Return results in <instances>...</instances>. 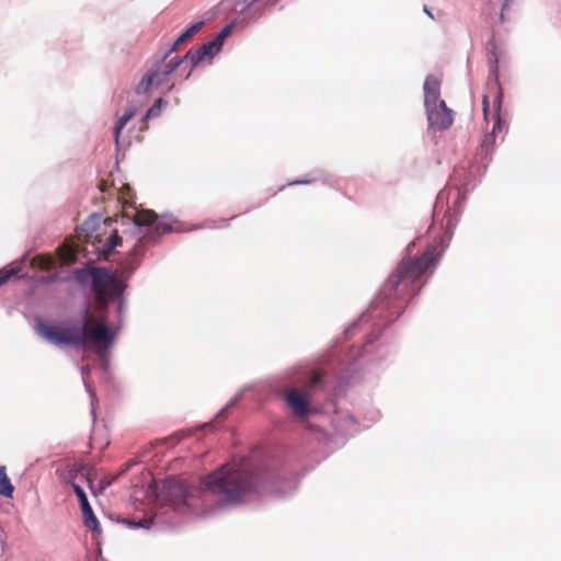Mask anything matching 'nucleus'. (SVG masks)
<instances>
[{"label": "nucleus", "mask_w": 561, "mask_h": 561, "mask_svg": "<svg viewBox=\"0 0 561 561\" xmlns=\"http://www.w3.org/2000/svg\"><path fill=\"white\" fill-rule=\"evenodd\" d=\"M75 275L81 284H84L88 277H91L95 300L102 307L106 306L111 299L118 298L123 293L122 283L103 267L77 270Z\"/></svg>", "instance_id": "0eeeda50"}, {"label": "nucleus", "mask_w": 561, "mask_h": 561, "mask_svg": "<svg viewBox=\"0 0 561 561\" xmlns=\"http://www.w3.org/2000/svg\"><path fill=\"white\" fill-rule=\"evenodd\" d=\"M152 524V520L151 519H145V520H140L138 523H134L135 526L137 527H144V528H149V526Z\"/></svg>", "instance_id": "393cba45"}, {"label": "nucleus", "mask_w": 561, "mask_h": 561, "mask_svg": "<svg viewBox=\"0 0 561 561\" xmlns=\"http://www.w3.org/2000/svg\"><path fill=\"white\" fill-rule=\"evenodd\" d=\"M71 486H72L76 495L79 499V503L81 506L83 522H84L85 527L92 531H99L100 530L99 529V527H100L99 520L96 519V517L93 514V511L89 504L88 497H87L83 489L75 482H71Z\"/></svg>", "instance_id": "1a4fd4ad"}, {"label": "nucleus", "mask_w": 561, "mask_h": 561, "mask_svg": "<svg viewBox=\"0 0 561 561\" xmlns=\"http://www.w3.org/2000/svg\"><path fill=\"white\" fill-rule=\"evenodd\" d=\"M81 472L82 476H85L88 482L91 483V480L89 478V468L85 466H73V468L70 470L71 478H77V474Z\"/></svg>", "instance_id": "4be33fe9"}, {"label": "nucleus", "mask_w": 561, "mask_h": 561, "mask_svg": "<svg viewBox=\"0 0 561 561\" xmlns=\"http://www.w3.org/2000/svg\"><path fill=\"white\" fill-rule=\"evenodd\" d=\"M14 271H0V285L4 284L12 275Z\"/></svg>", "instance_id": "b1692460"}, {"label": "nucleus", "mask_w": 561, "mask_h": 561, "mask_svg": "<svg viewBox=\"0 0 561 561\" xmlns=\"http://www.w3.org/2000/svg\"><path fill=\"white\" fill-rule=\"evenodd\" d=\"M204 25V22H197L195 24H193L191 27H188L176 41L175 43L173 44L172 48L169 50L168 54L176 50V48L183 44L184 42H186L190 37H192L195 33H197L202 26Z\"/></svg>", "instance_id": "2eb2a0df"}, {"label": "nucleus", "mask_w": 561, "mask_h": 561, "mask_svg": "<svg viewBox=\"0 0 561 561\" xmlns=\"http://www.w3.org/2000/svg\"><path fill=\"white\" fill-rule=\"evenodd\" d=\"M233 218H236V216H233V217H231L229 219H221V226L222 227L229 226L230 220H232Z\"/></svg>", "instance_id": "a878e982"}, {"label": "nucleus", "mask_w": 561, "mask_h": 561, "mask_svg": "<svg viewBox=\"0 0 561 561\" xmlns=\"http://www.w3.org/2000/svg\"><path fill=\"white\" fill-rule=\"evenodd\" d=\"M440 84L438 77L428 76L423 87L428 126L435 130H445L454 123V112L440 99Z\"/></svg>", "instance_id": "39448f33"}, {"label": "nucleus", "mask_w": 561, "mask_h": 561, "mask_svg": "<svg viewBox=\"0 0 561 561\" xmlns=\"http://www.w3.org/2000/svg\"><path fill=\"white\" fill-rule=\"evenodd\" d=\"M131 217L137 226H147L150 227V229L146 234L138 239L130 251L131 263L129 266L125 267L130 271L138 266L139 261L137 257L144 254L145 247L149 242L154 241L157 237L173 231L172 224L164 219L158 220L157 214L152 210H135Z\"/></svg>", "instance_id": "423d86ee"}, {"label": "nucleus", "mask_w": 561, "mask_h": 561, "mask_svg": "<svg viewBox=\"0 0 561 561\" xmlns=\"http://www.w3.org/2000/svg\"><path fill=\"white\" fill-rule=\"evenodd\" d=\"M169 78H163L162 71L157 68L150 69L136 87V93H147L152 85L159 87L164 83Z\"/></svg>", "instance_id": "9b49d317"}, {"label": "nucleus", "mask_w": 561, "mask_h": 561, "mask_svg": "<svg viewBox=\"0 0 561 561\" xmlns=\"http://www.w3.org/2000/svg\"><path fill=\"white\" fill-rule=\"evenodd\" d=\"M442 240L426 247L420 256H409L399 262L388 276L378 294V300L385 307H401L423 287L424 273L435 266L443 255Z\"/></svg>", "instance_id": "f03ea898"}, {"label": "nucleus", "mask_w": 561, "mask_h": 561, "mask_svg": "<svg viewBox=\"0 0 561 561\" xmlns=\"http://www.w3.org/2000/svg\"><path fill=\"white\" fill-rule=\"evenodd\" d=\"M167 102L160 98L147 111L146 118H152L160 114L162 106H164Z\"/></svg>", "instance_id": "6ab92c4d"}, {"label": "nucleus", "mask_w": 561, "mask_h": 561, "mask_svg": "<svg viewBox=\"0 0 561 561\" xmlns=\"http://www.w3.org/2000/svg\"><path fill=\"white\" fill-rule=\"evenodd\" d=\"M482 110H483V116H484V121L488 122L489 121V95L488 94H484L483 98H482Z\"/></svg>", "instance_id": "5701e85b"}, {"label": "nucleus", "mask_w": 561, "mask_h": 561, "mask_svg": "<svg viewBox=\"0 0 561 561\" xmlns=\"http://www.w3.org/2000/svg\"><path fill=\"white\" fill-rule=\"evenodd\" d=\"M59 256L64 264H72L77 261V252L70 245H64L59 250Z\"/></svg>", "instance_id": "dca6fc26"}, {"label": "nucleus", "mask_w": 561, "mask_h": 561, "mask_svg": "<svg viewBox=\"0 0 561 561\" xmlns=\"http://www.w3.org/2000/svg\"><path fill=\"white\" fill-rule=\"evenodd\" d=\"M267 474L248 458L233 459L201 478V490L185 481L169 478L157 494L158 501L174 508L188 505L195 494L208 491L225 504H240L266 491Z\"/></svg>", "instance_id": "f257e3e1"}, {"label": "nucleus", "mask_w": 561, "mask_h": 561, "mask_svg": "<svg viewBox=\"0 0 561 561\" xmlns=\"http://www.w3.org/2000/svg\"><path fill=\"white\" fill-rule=\"evenodd\" d=\"M37 332L48 342L55 345L84 346L88 342L96 345L108 346L113 336L102 317H95L90 308L84 309L81 325L73 322H65L64 325L37 324Z\"/></svg>", "instance_id": "7ed1b4c3"}, {"label": "nucleus", "mask_w": 561, "mask_h": 561, "mask_svg": "<svg viewBox=\"0 0 561 561\" xmlns=\"http://www.w3.org/2000/svg\"><path fill=\"white\" fill-rule=\"evenodd\" d=\"M14 491V486L9 479L5 467H0V495L5 497H12Z\"/></svg>", "instance_id": "ddd939ff"}, {"label": "nucleus", "mask_w": 561, "mask_h": 561, "mask_svg": "<svg viewBox=\"0 0 561 561\" xmlns=\"http://www.w3.org/2000/svg\"><path fill=\"white\" fill-rule=\"evenodd\" d=\"M135 110L129 108L127 110L124 115L118 119L115 126V140L118 142L119 134L122 129L125 127V125L134 117Z\"/></svg>", "instance_id": "f3484780"}, {"label": "nucleus", "mask_w": 561, "mask_h": 561, "mask_svg": "<svg viewBox=\"0 0 561 561\" xmlns=\"http://www.w3.org/2000/svg\"><path fill=\"white\" fill-rule=\"evenodd\" d=\"M424 12L433 18L432 13L428 11L427 7H424Z\"/></svg>", "instance_id": "cd10ccee"}, {"label": "nucleus", "mask_w": 561, "mask_h": 561, "mask_svg": "<svg viewBox=\"0 0 561 561\" xmlns=\"http://www.w3.org/2000/svg\"><path fill=\"white\" fill-rule=\"evenodd\" d=\"M168 54L163 57V59L156 66L157 69L162 71L163 78H169L171 73H173L179 66L182 64L183 59H173L169 62L164 64V59L167 58Z\"/></svg>", "instance_id": "4468645a"}, {"label": "nucleus", "mask_w": 561, "mask_h": 561, "mask_svg": "<svg viewBox=\"0 0 561 561\" xmlns=\"http://www.w3.org/2000/svg\"><path fill=\"white\" fill-rule=\"evenodd\" d=\"M34 261H37L39 267L44 271H49L54 267V261L49 256H38Z\"/></svg>", "instance_id": "412c9836"}, {"label": "nucleus", "mask_w": 561, "mask_h": 561, "mask_svg": "<svg viewBox=\"0 0 561 561\" xmlns=\"http://www.w3.org/2000/svg\"><path fill=\"white\" fill-rule=\"evenodd\" d=\"M121 243H122V238L118 236L117 231L114 230L112 232V234L106 239L104 244L100 248V253L105 259H107L111 255L113 249L117 245H121Z\"/></svg>", "instance_id": "f8f14e48"}, {"label": "nucleus", "mask_w": 561, "mask_h": 561, "mask_svg": "<svg viewBox=\"0 0 561 561\" xmlns=\"http://www.w3.org/2000/svg\"><path fill=\"white\" fill-rule=\"evenodd\" d=\"M99 187H100V190H101L102 192H105V191H106V183H105V181H102V182L100 183Z\"/></svg>", "instance_id": "bb28decb"}, {"label": "nucleus", "mask_w": 561, "mask_h": 561, "mask_svg": "<svg viewBox=\"0 0 561 561\" xmlns=\"http://www.w3.org/2000/svg\"><path fill=\"white\" fill-rule=\"evenodd\" d=\"M323 375L314 371L309 381L301 388H291L285 392V401L298 417H305L310 413V399L314 389L322 385Z\"/></svg>", "instance_id": "6e6552de"}, {"label": "nucleus", "mask_w": 561, "mask_h": 561, "mask_svg": "<svg viewBox=\"0 0 561 561\" xmlns=\"http://www.w3.org/2000/svg\"><path fill=\"white\" fill-rule=\"evenodd\" d=\"M220 49L221 46H218L213 39L203 44L196 51L190 50L184 58L190 59L192 65L196 66L205 58H213Z\"/></svg>", "instance_id": "9d476101"}, {"label": "nucleus", "mask_w": 561, "mask_h": 561, "mask_svg": "<svg viewBox=\"0 0 561 561\" xmlns=\"http://www.w3.org/2000/svg\"><path fill=\"white\" fill-rule=\"evenodd\" d=\"M232 28H233V25H232V24L225 26V27L219 32V34L214 38L215 43H216L218 46H221V47H222V44H224L225 39L230 35V33H231Z\"/></svg>", "instance_id": "aec40b11"}, {"label": "nucleus", "mask_w": 561, "mask_h": 561, "mask_svg": "<svg viewBox=\"0 0 561 561\" xmlns=\"http://www.w3.org/2000/svg\"><path fill=\"white\" fill-rule=\"evenodd\" d=\"M135 110L129 108L127 110L124 115L118 119L115 126V140L118 142L119 134L122 129L125 127V125L134 117Z\"/></svg>", "instance_id": "a211bd4d"}, {"label": "nucleus", "mask_w": 561, "mask_h": 561, "mask_svg": "<svg viewBox=\"0 0 561 561\" xmlns=\"http://www.w3.org/2000/svg\"><path fill=\"white\" fill-rule=\"evenodd\" d=\"M488 61L490 66V76L494 81V95H493V126L492 131L484 135L481 147L485 152L492 150L496 137L506 130V122L501 116L503 92L499 82V64L504 56L503 49L496 44L495 39L488 42Z\"/></svg>", "instance_id": "20e7f679"}, {"label": "nucleus", "mask_w": 561, "mask_h": 561, "mask_svg": "<svg viewBox=\"0 0 561 561\" xmlns=\"http://www.w3.org/2000/svg\"><path fill=\"white\" fill-rule=\"evenodd\" d=\"M111 224H112V219H111V218H108V219H106V220H105V225L111 226Z\"/></svg>", "instance_id": "c85d7f7f"}]
</instances>
